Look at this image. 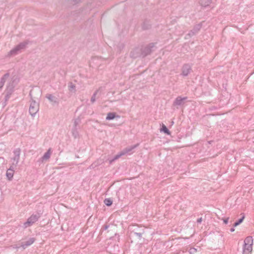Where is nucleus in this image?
<instances>
[{
	"instance_id": "1",
	"label": "nucleus",
	"mask_w": 254,
	"mask_h": 254,
	"mask_svg": "<svg viewBox=\"0 0 254 254\" xmlns=\"http://www.w3.org/2000/svg\"><path fill=\"white\" fill-rule=\"evenodd\" d=\"M138 146V144L133 145L132 146L128 147L124 149L123 151H121L119 153L116 155L113 158L109 160L110 164H112L113 162L115 160L120 158L122 156L128 154H130L132 153V150L136 148Z\"/></svg>"
},
{
	"instance_id": "2",
	"label": "nucleus",
	"mask_w": 254,
	"mask_h": 254,
	"mask_svg": "<svg viewBox=\"0 0 254 254\" xmlns=\"http://www.w3.org/2000/svg\"><path fill=\"white\" fill-rule=\"evenodd\" d=\"M42 213L40 211L36 214H32L27 220V221L23 223V227L26 228L33 225L35 223L38 221L39 219L41 217Z\"/></svg>"
},
{
	"instance_id": "3",
	"label": "nucleus",
	"mask_w": 254,
	"mask_h": 254,
	"mask_svg": "<svg viewBox=\"0 0 254 254\" xmlns=\"http://www.w3.org/2000/svg\"><path fill=\"white\" fill-rule=\"evenodd\" d=\"M28 44L27 42H21L11 50L8 53V56H15L17 55L21 50L24 49Z\"/></svg>"
},
{
	"instance_id": "4",
	"label": "nucleus",
	"mask_w": 254,
	"mask_h": 254,
	"mask_svg": "<svg viewBox=\"0 0 254 254\" xmlns=\"http://www.w3.org/2000/svg\"><path fill=\"white\" fill-rule=\"evenodd\" d=\"M31 101L29 107V112L32 116L34 117L39 111V105L37 102L33 100L32 97H31Z\"/></svg>"
},
{
	"instance_id": "5",
	"label": "nucleus",
	"mask_w": 254,
	"mask_h": 254,
	"mask_svg": "<svg viewBox=\"0 0 254 254\" xmlns=\"http://www.w3.org/2000/svg\"><path fill=\"white\" fill-rule=\"evenodd\" d=\"M191 70V66L189 64H185L183 65L182 68L181 75H182L184 76H187L190 73Z\"/></svg>"
},
{
	"instance_id": "6",
	"label": "nucleus",
	"mask_w": 254,
	"mask_h": 254,
	"mask_svg": "<svg viewBox=\"0 0 254 254\" xmlns=\"http://www.w3.org/2000/svg\"><path fill=\"white\" fill-rule=\"evenodd\" d=\"M202 27L201 23H199L198 24L195 25L192 30L190 31L189 33H188V35H189L190 37H191L195 34H196L201 29Z\"/></svg>"
},
{
	"instance_id": "7",
	"label": "nucleus",
	"mask_w": 254,
	"mask_h": 254,
	"mask_svg": "<svg viewBox=\"0 0 254 254\" xmlns=\"http://www.w3.org/2000/svg\"><path fill=\"white\" fill-rule=\"evenodd\" d=\"M154 47V43H150L142 51V54L144 56H146L150 54L152 52V49Z\"/></svg>"
},
{
	"instance_id": "8",
	"label": "nucleus",
	"mask_w": 254,
	"mask_h": 254,
	"mask_svg": "<svg viewBox=\"0 0 254 254\" xmlns=\"http://www.w3.org/2000/svg\"><path fill=\"white\" fill-rule=\"evenodd\" d=\"M35 241V239L34 238H30L28 240L25 242H23L21 244V247L25 249L27 247L31 246L32 244H33Z\"/></svg>"
},
{
	"instance_id": "9",
	"label": "nucleus",
	"mask_w": 254,
	"mask_h": 254,
	"mask_svg": "<svg viewBox=\"0 0 254 254\" xmlns=\"http://www.w3.org/2000/svg\"><path fill=\"white\" fill-rule=\"evenodd\" d=\"M187 97H182L181 96H178L177 97L174 101L173 102V105L174 106H180L182 105L183 104V102L187 100Z\"/></svg>"
},
{
	"instance_id": "10",
	"label": "nucleus",
	"mask_w": 254,
	"mask_h": 254,
	"mask_svg": "<svg viewBox=\"0 0 254 254\" xmlns=\"http://www.w3.org/2000/svg\"><path fill=\"white\" fill-rule=\"evenodd\" d=\"M13 156L11 158V159L16 160L17 161H19L20 160V155L21 154V149L19 148H15L13 151Z\"/></svg>"
},
{
	"instance_id": "11",
	"label": "nucleus",
	"mask_w": 254,
	"mask_h": 254,
	"mask_svg": "<svg viewBox=\"0 0 254 254\" xmlns=\"http://www.w3.org/2000/svg\"><path fill=\"white\" fill-rule=\"evenodd\" d=\"M52 151L51 148H50L44 154V155L40 158L41 162H44L49 160L51 157Z\"/></svg>"
},
{
	"instance_id": "12",
	"label": "nucleus",
	"mask_w": 254,
	"mask_h": 254,
	"mask_svg": "<svg viewBox=\"0 0 254 254\" xmlns=\"http://www.w3.org/2000/svg\"><path fill=\"white\" fill-rule=\"evenodd\" d=\"M14 172V167L12 166H10L9 168L7 169L6 173V176L9 180H11L13 178Z\"/></svg>"
},
{
	"instance_id": "13",
	"label": "nucleus",
	"mask_w": 254,
	"mask_h": 254,
	"mask_svg": "<svg viewBox=\"0 0 254 254\" xmlns=\"http://www.w3.org/2000/svg\"><path fill=\"white\" fill-rule=\"evenodd\" d=\"M144 229H141L138 232H136L135 229H132L130 232V234L136 236L139 240H141L142 238V235L144 234Z\"/></svg>"
},
{
	"instance_id": "14",
	"label": "nucleus",
	"mask_w": 254,
	"mask_h": 254,
	"mask_svg": "<svg viewBox=\"0 0 254 254\" xmlns=\"http://www.w3.org/2000/svg\"><path fill=\"white\" fill-rule=\"evenodd\" d=\"M253 250L252 245H248V244H244L243 249V254H250Z\"/></svg>"
},
{
	"instance_id": "15",
	"label": "nucleus",
	"mask_w": 254,
	"mask_h": 254,
	"mask_svg": "<svg viewBox=\"0 0 254 254\" xmlns=\"http://www.w3.org/2000/svg\"><path fill=\"white\" fill-rule=\"evenodd\" d=\"M46 98H47L51 102H53L56 104L59 103L57 98L51 94H47L46 95Z\"/></svg>"
},
{
	"instance_id": "16",
	"label": "nucleus",
	"mask_w": 254,
	"mask_h": 254,
	"mask_svg": "<svg viewBox=\"0 0 254 254\" xmlns=\"http://www.w3.org/2000/svg\"><path fill=\"white\" fill-rule=\"evenodd\" d=\"M212 2V0H200L199 3L201 6L206 7Z\"/></svg>"
},
{
	"instance_id": "17",
	"label": "nucleus",
	"mask_w": 254,
	"mask_h": 254,
	"mask_svg": "<svg viewBox=\"0 0 254 254\" xmlns=\"http://www.w3.org/2000/svg\"><path fill=\"white\" fill-rule=\"evenodd\" d=\"M244 244H248V245H252L253 244V239L252 236H248L246 237L244 240Z\"/></svg>"
},
{
	"instance_id": "18",
	"label": "nucleus",
	"mask_w": 254,
	"mask_h": 254,
	"mask_svg": "<svg viewBox=\"0 0 254 254\" xmlns=\"http://www.w3.org/2000/svg\"><path fill=\"white\" fill-rule=\"evenodd\" d=\"M160 131L163 132L168 135H170V134H171V132L170 131V130L167 128V127H166V126L164 125V124H163L162 126V127L160 129Z\"/></svg>"
},
{
	"instance_id": "19",
	"label": "nucleus",
	"mask_w": 254,
	"mask_h": 254,
	"mask_svg": "<svg viewBox=\"0 0 254 254\" xmlns=\"http://www.w3.org/2000/svg\"><path fill=\"white\" fill-rule=\"evenodd\" d=\"M116 117V114L115 113H109L106 118V120H113Z\"/></svg>"
},
{
	"instance_id": "20",
	"label": "nucleus",
	"mask_w": 254,
	"mask_h": 254,
	"mask_svg": "<svg viewBox=\"0 0 254 254\" xmlns=\"http://www.w3.org/2000/svg\"><path fill=\"white\" fill-rule=\"evenodd\" d=\"M72 135L75 138H76L79 136V133L77 131V127H74L72 129Z\"/></svg>"
},
{
	"instance_id": "21",
	"label": "nucleus",
	"mask_w": 254,
	"mask_h": 254,
	"mask_svg": "<svg viewBox=\"0 0 254 254\" xmlns=\"http://www.w3.org/2000/svg\"><path fill=\"white\" fill-rule=\"evenodd\" d=\"M9 77V73L8 72L4 74L0 78V81L3 84L5 83L7 79Z\"/></svg>"
},
{
	"instance_id": "22",
	"label": "nucleus",
	"mask_w": 254,
	"mask_h": 254,
	"mask_svg": "<svg viewBox=\"0 0 254 254\" xmlns=\"http://www.w3.org/2000/svg\"><path fill=\"white\" fill-rule=\"evenodd\" d=\"M104 202L105 205H107V206H111L113 203L112 200L110 198H105Z\"/></svg>"
},
{
	"instance_id": "23",
	"label": "nucleus",
	"mask_w": 254,
	"mask_h": 254,
	"mask_svg": "<svg viewBox=\"0 0 254 254\" xmlns=\"http://www.w3.org/2000/svg\"><path fill=\"white\" fill-rule=\"evenodd\" d=\"M245 218V215L243 214V216L239 219L238 220L236 221L234 224V227H236L240 225L242 222L243 221L244 219Z\"/></svg>"
},
{
	"instance_id": "24",
	"label": "nucleus",
	"mask_w": 254,
	"mask_h": 254,
	"mask_svg": "<svg viewBox=\"0 0 254 254\" xmlns=\"http://www.w3.org/2000/svg\"><path fill=\"white\" fill-rule=\"evenodd\" d=\"M98 92V90H97L94 93V94L92 95L91 98V100H90V101L93 104L94 103L95 101H96V95L97 94V93Z\"/></svg>"
},
{
	"instance_id": "25",
	"label": "nucleus",
	"mask_w": 254,
	"mask_h": 254,
	"mask_svg": "<svg viewBox=\"0 0 254 254\" xmlns=\"http://www.w3.org/2000/svg\"><path fill=\"white\" fill-rule=\"evenodd\" d=\"M129 229H130V232L131 231V230L132 229H135V231L136 232H138L140 230H141L142 229H140L137 226H136V225H132L131 226H130L129 227Z\"/></svg>"
},
{
	"instance_id": "26",
	"label": "nucleus",
	"mask_w": 254,
	"mask_h": 254,
	"mask_svg": "<svg viewBox=\"0 0 254 254\" xmlns=\"http://www.w3.org/2000/svg\"><path fill=\"white\" fill-rule=\"evenodd\" d=\"M11 161L12 162L11 165L13 167L17 166L19 161H17L16 160L11 159Z\"/></svg>"
},
{
	"instance_id": "27",
	"label": "nucleus",
	"mask_w": 254,
	"mask_h": 254,
	"mask_svg": "<svg viewBox=\"0 0 254 254\" xmlns=\"http://www.w3.org/2000/svg\"><path fill=\"white\" fill-rule=\"evenodd\" d=\"M11 94V92H8L6 93V94L5 96V98H4L5 101H7L9 99Z\"/></svg>"
},
{
	"instance_id": "28",
	"label": "nucleus",
	"mask_w": 254,
	"mask_h": 254,
	"mask_svg": "<svg viewBox=\"0 0 254 254\" xmlns=\"http://www.w3.org/2000/svg\"><path fill=\"white\" fill-rule=\"evenodd\" d=\"M20 247H21V245L19 246L17 244L12 245L10 246L11 248H12V249H18L19 248H20Z\"/></svg>"
},
{
	"instance_id": "29",
	"label": "nucleus",
	"mask_w": 254,
	"mask_h": 254,
	"mask_svg": "<svg viewBox=\"0 0 254 254\" xmlns=\"http://www.w3.org/2000/svg\"><path fill=\"white\" fill-rule=\"evenodd\" d=\"M149 28V26H146V24H145V22H144L143 25H142V28L143 29H147Z\"/></svg>"
},
{
	"instance_id": "30",
	"label": "nucleus",
	"mask_w": 254,
	"mask_h": 254,
	"mask_svg": "<svg viewBox=\"0 0 254 254\" xmlns=\"http://www.w3.org/2000/svg\"><path fill=\"white\" fill-rule=\"evenodd\" d=\"M229 218H225V219H223V222L225 224H227L228 223V220H229Z\"/></svg>"
},
{
	"instance_id": "31",
	"label": "nucleus",
	"mask_w": 254,
	"mask_h": 254,
	"mask_svg": "<svg viewBox=\"0 0 254 254\" xmlns=\"http://www.w3.org/2000/svg\"><path fill=\"white\" fill-rule=\"evenodd\" d=\"M78 124V122H77V120H75L74 122V127H76Z\"/></svg>"
},
{
	"instance_id": "32",
	"label": "nucleus",
	"mask_w": 254,
	"mask_h": 254,
	"mask_svg": "<svg viewBox=\"0 0 254 254\" xmlns=\"http://www.w3.org/2000/svg\"><path fill=\"white\" fill-rule=\"evenodd\" d=\"M196 222L197 223H201V222H202V218L201 217L197 219Z\"/></svg>"
},
{
	"instance_id": "33",
	"label": "nucleus",
	"mask_w": 254,
	"mask_h": 254,
	"mask_svg": "<svg viewBox=\"0 0 254 254\" xmlns=\"http://www.w3.org/2000/svg\"><path fill=\"white\" fill-rule=\"evenodd\" d=\"M4 85V84H3L2 82H1L0 81V89L1 90L3 85Z\"/></svg>"
},
{
	"instance_id": "34",
	"label": "nucleus",
	"mask_w": 254,
	"mask_h": 254,
	"mask_svg": "<svg viewBox=\"0 0 254 254\" xmlns=\"http://www.w3.org/2000/svg\"><path fill=\"white\" fill-rule=\"evenodd\" d=\"M75 87V85H73V84H71L70 86H69V90H71V89H74Z\"/></svg>"
},
{
	"instance_id": "35",
	"label": "nucleus",
	"mask_w": 254,
	"mask_h": 254,
	"mask_svg": "<svg viewBox=\"0 0 254 254\" xmlns=\"http://www.w3.org/2000/svg\"><path fill=\"white\" fill-rule=\"evenodd\" d=\"M109 227V226L108 225H104L103 226V229L104 230H107Z\"/></svg>"
},
{
	"instance_id": "36",
	"label": "nucleus",
	"mask_w": 254,
	"mask_h": 254,
	"mask_svg": "<svg viewBox=\"0 0 254 254\" xmlns=\"http://www.w3.org/2000/svg\"><path fill=\"white\" fill-rule=\"evenodd\" d=\"M234 231H235V229H234V227L231 228L230 229V231H231V232H234Z\"/></svg>"
},
{
	"instance_id": "37",
	"label": "nucleus",
	"mask_w": 254,
	"mask_h": 254,
	"mask_svg": "<svg viewBox=\"0 0 254 254\" xmlns=\"http://www.w3.org/2000/svg\"><path fill=\"white\" fill-rule=\"evenodd\" d=\"M73 2H75V3H77L79 1H80V0H73Z\"/></svg>"
},
{
	"instance_id": "38",
	"label": "nucleus",
	"mask_w": 254,
	"mask_h": 254,
	"mask_svg": "<svg viewBox=\"0 0 254 254\" xmlns=\"http://www.w3.org/2000/svg\"><path fill=\"white\" fill-rule=\"evenodd\" d=\"M29 95H30V96H31V91H30V94H29Z\"/></svg>"
},
{
	"instance_id": "39",
	"label": "nucleus",
	"mask_w": 254,
	"mask_h": 254,
	"mask_svg": "<svg viewBox=\"0 0 254 254\" xmlns=\"http://www.w3.org/2000/svg\"><path fill=\"white\" fill-rule=\"evenodd\" d=\"M1 91V90L0 89V92Z\"/></svg>"
}]
</instances>
